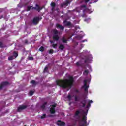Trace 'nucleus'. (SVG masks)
Wrapping results in <instances>:
<instances>
[{
  "instance_id": "9d476101",
  "label": "nucleus",
  "mask_w": 126,
  "mask_h": 126,
  "mask_svg": "<svg viewBox=\"0 0 126 126\" xmlns=\"http://www.w3.org/2000/svg\"><path fill=\"white\" fill-rule=\"evenodd\" d=\"M57 125L59 126H65V123L64 122H63L61 120H58L57 122Z\"/></svg>"
},
{
  "instance_id": "a18cd8bd",
  "label": "nucleus",
  "mask_w": 126,
  "mask_h": 126,
  "mask_svg": "<svg viewBox=\"0 0 126 126\" xmlns=\"http://www.w3.org/2000/svg\"><path fill=\"white\" fill-rule=\"evenodd\" d=\"M50 43H51V44H53V43H54V41H51Z\"/></svg>"
},
{
  "instance_id": "c9c22d12",
  "label": "nucleus",
  "mask_w": 126,
  "mask_h": 126,
  "mask_svg": "<svg viewBox=\"0 0 126 126\" xmlns=\"http://www.w3.org/2000/svg\"><path fill=\"white\" fill-rule=\"evenodd\" d=\"M45 118H46V114H44L41 116V119H45Z\"/></svg>"
},
{
  "instance_id": "393cba45",
  "label": "nucleus",
  "mask_w": 126,
  "mask_h": 126,
  "mask_svg": "<svg viewBox=\"0 0 126 126\" xmlns=\"http://www.w3.org/2000/svg\"><path fill=\"white\" fill-rule=\"evenodd\" d=\"M31 83H32V84H33V85H36V84H37V83H36V81L35 80H32L31 81Z\"/></svg>"
},
{
  "instance_id": "4468645a",
  "label": "nucleus",
  "mask_w": 126,
  "mask_h": 126,
  "mask_svg": "<svg viewBox=\"0 0 126 126\" xmlns=\"http://www.w3.org/2000/svg\"><path fill=\"white\" fill-rule=\"evenodd\" d=\"M56 27L57 28H59L61 30H63L64 29V27H63V25L60 24H56Z\"/></svg>"
},
{
  "instance_id": "c756f323",
  "label": "nucleus",
  "mask_w": 126,
  "mask_h": 126,
  "mask_svg": "<svg viewBox=\"0 0 126 126\" xmlns=\"http://www.w3.org/2000/svg\"><path fill=\"white\" fill-rule=\"evenodd\" d=\"M80 9H82V8H86V5H82L80 6Z\"/></svg>"
},
{
  "instance_id": "2eb2a0df",
  "label": "nucleus",
  "mask_w": 126,
  "mask_h": 126,
  "mask_svg": "<svg viewBox=\"0 0 126 126\" xmlns=\"http://www.w3.org/2000/svg\"><path fill=\"white\" fill-rule=\"evenodd\" d=\"M89 61H90V57L89 56H85V63H89Z\"/></svg>"
},
{
  "instance_id": "2f4dec72",
  "label": "nucleus",
  "mask_w": 126,
  "mask_h": 126,
  "mask_svg": "<svg viewBox=\"0 0 126 126\" xmlns=\"http://www.w3.org/2000/svg\"><path fill=\"white\" fill-rule=\"evenodd\" d=\"M48 67L47 66L45 67L44 69L43 72H47V71H48Z\"/></svg>"
},
{
  "instance_id": "ddd939ff",
  "label": "nucleus",
  "mask_w": 126,
  "mask_h": 126,
  "mask_svg": "<svg viewBox=\"0 0 126 126\" xmlns=\"http://www.w3.org/2000/svg\"><path fill=\"white\" fill-rule=\"evenodd\" d=\"M70 3V1L68 0H66L62 4V6H67Z\"/></svg>"
},
{
  "instance_id": "473e14b6",
  "label": "nucleus",
  "mask_w": 126,
  "mask_h": 126,
  "mask_svg": "<svg viewBox=\"0 0 126 126\" xmlns=\"http://www.w3.org/2000/svg\"><path fill=\"white\" fill-rule=\"evenodd\" d=\"M28 59L30 61H33V60H34V57H29Z\"/></svg>"
},
{
  "instance_id": "a878e982",
  "label": "nucleus",
  "mask_w": 126,
  "mask_h": 126,
  "mask_svg": "<svg viewBox=\"0 0 126 126\" xmlns=\"http://www.w3.org/2000/svg\"><path fill=\"white\" fill-rule=\"evenodd\" d=\"M29 94H30V96H33V94H34V91L31 90L29 92Z\"/></svg>"
},
{
  "instance_id": "4c0bfd02",
  "label": "nucleus",
  "mask_w": 126,
  "mask_h": 126,
  "mask_svg": "<svg viewBox=\"0 0 126 126\" xmlns=\"http://www.w3.org/2000/svg\"><path fill=\"white\" fill-rule=\"evenodd\" d=\"M24 43L26 44V45H28V40L27 39H25L24 40Z\"/></svg>"
},
{
  "instance_id": "72a5a7b5",
  "label": "nucleus",
  "mask_w": 126,
  "mask_h": 126,
  "mask_svg": "<svg viewBox=\"0 0 126 126\" xmlns=\"http://www.w3.org/2000/svg\"><path fill=\"white\" fill-rule=\"evenodd\" d=\"M57 46H58L57 44H53L52 45V47L54 48V49H56V48H57Z\"/></svg>"
},
{
  "instance_id": "cd10ccee",
  "label": "nucleus",
  "mask_w": 126,
  "mask_h": 126,
  "mask_svg": "<svg viewBox=\"0 0 126 126\" xmlns=\"http://www.w3.org/2000/svg\"><path fill=\"white\" fill-rule=\"evenodd\" d=\"M51 6L52 7H56V3H55V2H52V3H51Z\"/></svg>"
},
{
  "instance_id": "6e6552de",
  "label": "nucleus",
  "mask_w": 126,
  "mask_h": 126,
  "mask_svg": "<svg viewBox=\"0 0 126 126\" xmlns=\"http://www.w3.org/2000/svg\"><path fill=\"white\" fill-rule=\"evenodd\" d=\"M39 21H40V18L39 17H35L33 18L32 23L35 25H37L39 23Z\"/></svg>"
},
{
  "instance_id": "dca6fc26",
  "label": "nucleus",
  "mask_w": 126,
  "mask_h": 126,
  "mask_svg": "<svg viewBox=\"0 0 126 126\" xmlns=\"http://www.w3.org/2000/svg\"><path fill=\"white\" fill-rule=\"evenodd\" d=\"M93 103V101L92 100H89L88 104L86 106V108H90V107H91V103Z\"/></svg>"
},
{
  "instance_id": "7ed1b4c3",
  "label": "nucleus",
  "mask_w": 126,
  "mask_h": 126,
  "mask_svg": "<svg viewBox=\"0 0 126 126\" xmlns=\"http://www.w3.org/2000/svg\"><path fill=\"white\" fill-rule=\"evenodd\" d=\"M53 32L54 34L53 37V39H54L55 41L60 40V37H59V35H58L59 34V31H58L57 29H55L53 30Z\"/></svg>"
},
{
  "instance_id": "b1692460",
  "label": "nucleus",
  "mask_w": 126,
  "mask_h": 126,
  "mask_svg": "<svg viewBox=\"0 0 126 126\" xmlns=\"http://www.w3.org/2000/svg\"><path fill=\"white\" fill-rule=\"evenodd\" d=\"M44 50H45V48L43 46H41L40 47V48H39V50L40 52H44Z\"/></svg>"
},
{
  "instance_id": "0eeeda50",
  "label": "nucleus",
  "mask_w": 126,
  "mask_h": 126,
  "mask_svg": "<svg viewBox=\"0 0 126 126\" xmlns=\"http://www.w3.org/2000/svg\"><path fill=\"white\" fill-rule=\"evenodd\" d=\"M26 108H27V105H20L17 109V111L18 112H22V111H23V110H25V109H26Z\"/></svg>"
},
{
  "instance_id": "ea45409f",
  "label": "nucleus",
  "mask_w": 126,
  "mask_h": 126,
  "mask_svg": "<svg viewBox=\"0 0 126 126\" xmlns=\"http://www.w3.org/2000/svg\"><path fill=\"white\" fill-rule=\"evenodd\" d=\"M76 64L77 66H79V62H77L76 63Z\"/></svg>"
},
{
  "instance_id": "f8f14e48",
  "label": "nucleus",
  "mask_w": 126,
  "mask_h": 126,
  "mask_svg": "<svg viewBox=\"0 0 126 126\" xmlns=\"http://www.w3.org/2000/svg\"><path fill=\"white\" fill-rule=\"evenodd\" d=\"M87 102V100L86 99H84L82 101H80V103L82 104V107L84 108L85 107V105H86V102Z\"/></svg>"
},
{
  "instance_id": "20e7f679",
  "label": "nucleus",
  "mask_w": 126,
  "mask_h": 126,
  "mask_svg": "<svg viewBox=\"0 0 126 126\" xmlns=\"http://www.w3.org/2000/svg\"><path fill=\"white\" fill-rule=\"evenodd\" d=\"M88 87H89V86H87V81L85 80L84 81V85L82 88L84 89L85 92H86L87 93H88Z\"/></svg>"
},
{
  "instance_id": "f3484780",
  "label": "nucleus",
  "mask_w": 126,
  "mask_h": 126,
  "mask_svg": "<svg viewBox=\"0 0 126 126\" xmlns=\"http://www.w3.org/2000/svg\"><path fill=\"white\" fill-rule=\"evenodd\" d=\"M13 56H14L15 58H17L18 56V52L17 51H14L13 53Z\"/></svg>"
},
{
  "instance_id": "f257e3e1",
  "label": "nucleus",
  "mask_w": 126,
  "mask_h": 126,
  "mask_svg": "<svg viewBox=\"0 0 126 126\" xmlns=\"http://www.w3.org/2000/svg\"><path fill=\"white\" fill-rule=\"evenodd\" d=\"M68 78V79H65L57 80V85L60 86V87L63 88L64 89H66V88L70 89L73 85V82H74V78H73V77L72 76H69Z\"/></svg>"
},
{
  "instance_id": "de8ad7c7",
  "label": "nucleus",
  "mask_w": 126,
  "mask_h": 126,
  "mask_svg": "<svg viewBox=\"0 0 126 126\" xmlns=\"http://www.w3.org/2000/svg\"><path fill=\"white\" fill-rule=\"evenodd\" d=\"M24 126H27L26 125H24Z\"/></svg>"
},
{
  "instance_id": "7c9ffc66",
  "label": "nucleus",
  "mask_w": 126,
  "mask_h": 126,
  "mask_svg": "<svg viewBox=\"0 0 126 126\" xmlns=\"http://www.w3.org/2000/svg\"><path fill=\"white\" fill-rule=\"evenodd\" d=\"M31 7H32V6H28L27 7V11H30L31 9Z\"/></svg>"
},
{
  "instance_id": "39448f33",
  "label": "nucleus",
  "mask_w": 126,
  "mask_h": 126,
  "mask_svg": "<svg viewBox=\"0 0 126 126\" xmlns=\"http://www.w3.org/2000/svg\"><path fill=\"white\" fill-rule=\"evenodd\" d=\"M50 107H52L50 109L51 114H55L56 113V107H57V104L50 105Z\"/></svg>"
},
{
  "instance_id": "37998d69",
  "label": "nucleus",
  "mask_w": 126,
  "mask_h": 126,
  "mask_svg": "<svg viewBox=\"0 0 126 126\" xmlns=\"http://www.w3.org/2000/svg\"><path fill=\"white\" fill-rule=\"evenodd\" d=\"M75 92H77V93H78V92H79V91H78V90L76 89V90H75Z\"/></svg>"
},
{
  "instance_id": "a211bd4d",
  "label": "nucleus",
  "mask_w": 126,
  "mask_h": 126,
  "mask_svg": "<svg viewBox=\"0 0 126 126\" xmlns=\"http://www.w3.org/2000/svg\"><path fill=\"white\" fill-rule=\"evenodd\" d=\"M59 48L60 50H61V51H63V49H64V45L63 44H60Z\"/></svg>"
},
{
  "instance_id": "6ab92c4d",
  "label": "nucleus",
  "mask_w": 126,
  "mask_h": 126,
  "mask_svg": "<svg viewBox=\"0 0 126 126\" xmlns=\"http://www.w3.org/2000/svg\"><path fill=\"white\" fill-rule=\"evenodd\" d=\"M62 41L63 43H67V39H66L64 37L62 38Z\"/></svg>"
},
{
  "instance_id": "c03bdc74",
  "label": "nucleus",
  "mask_w": 126,
  "mask_h": 126,
  "mask_svg": "<svg viewBox=\"0 0 126 126\" xmlns=\"http://www.w3.org/2000/svg\"><path fill=\"white\" fill-rule=\"evenodd\" d=\"M3 18V16H1L0 18V19H1V18Z\"/></svg>"
},
{
  "instance_id": "423d86ee",
  "label": "nucleus",
  "mask_w": 126,
  "mask_h": 126,
  "mask_svg": "<svg viewBox=\"0 0 126 126\" xmlns=\"http://www.w3.org/2000/svg\"><path fill=\"white\" fill-rule=\"evenodd\" d=\"M8 84H9V83L7 81L2 82L0 84V89H2L3 87H5V86H7Z\"/></svg>"
},
{
  "instance_id": "412c9836",
  "label": "nucleus",
  "mask_w": 126,
  "mask_h": 126,
  "mask_svg": "<svg viewBox=\"0 0 126 126\" xmlns=\"http://www.w3.org/2000/svg\"><path fill=\"white\" fill-rule=\"evenodd\" d=\"M91 0H84L82 1H81L80 3H83V2H85V3H88V2H89Z\"/></svg>"
},
{
  "instance_id": "49530a36",
  "label": "nucleus",
  "mask_w": 126,
  "mask_h": 126,
  "mask_svg": "<svg viewBox=\"0 0 126 126\" xmlns=\"http://www.w3.org/2000/svg\"><path fill=\"white\" fill-rule=\"evenodd\" d=\"M49 117H53V115H50Z\"/></svg>"
},
{
  "instance_id": "5701e85b",
  "label": "nucleus",
  "mask_w": 126,
  "mask_h": 126,
  "mask_svg": "<svg viewBox=\"0 0 126 126\" xmlns=\"http://www.w3.org/2000/svg\"><path fill=\"white\" fill-rule=\"evenodd\" d=\"M79 114H80V111L79 110H77L75 112V116L76 117H77V116H78V115H79Z\"/></svg>"
},
{
  "instance_id": "1a4fd4ad",
  "label": "nucleus",
  "mask_w": 126,
  "mask_h": 126,
  "mask_svg": "<svg viewBox=\"0 0 126 126\" xmlns=\"http://www.w3.org/2000/svg\"><path fill=\"white\" fill-rule=\"evenodd\" d=\"M36 7H33L32 8V9H35V10H36L37 11H38V12H40V11H41V10H42V9H43V7H40V5H38V4H36L35 5Z\"/></svg>"
},
{
  "instance_id": "79ce46f5",
  "label": "nucleus",
  "mask_w": 126,
  "mask_h": 126,
  "mask_svg": "<svg viewBox=\"0 0 126 126\" xmlns=\"http://www.w3.org/2000/svg\"><path fill=\"white\" fill-rule=\"evenodd\" d=\"M86 41H87V40L85 39V40H82V41H81V43H84V42H86Z\"/></svg>"
},
{
  "instance_id": "a19ab883",
  "label": "nucleus",
  "mask_w": 126,
  "mask_h": 126,
  "mask_svg": "<svg viewBox=\"0 0 126 126\" xmlns=\"http://www.w3.org/2000/svg\"><path fill=\"white\" fill-rule=\"evenodd\" d=\"M52 9H51V10H52V11H54V10H55V8L56 7H52Z\"/></svg>"
},
{
  "instance_id": "e433bc0d",
  "label": "nucleus",
  "mask_w": 126,
  "mask_h": 126,
  "mask_svg": "<svg viewBox=\"0 0 126 126\" xmlns=\"http://www.w3.org/2000/svg\"><path fill=\"white\" fill-rule=\"evenodd\" d=\"M50 54H53L54 53V50L53 49H50L49 51Z\"/></svg>"
},
{
  "instance_id": "bb28decb",
  "label": "nucleus",
  "mask_w": 126,
  "mask_h": 126,
  "mask_svg": "<svg viewBox=\"0 0 126 126\" xmlns=\"http://www.w3.org/2000/svg\"><path fill=\"white\" fill-rule=\"evenodd\" d=\"M67 99L69 100V101H71V95L70 94H69L67 96Z\"/></svg>"
},
{
  "instance_id": "58836bf2",
  "label": "nucleus",
  "mask_w": 126,
  "mask_h": 126,
  "mask_svg": "<svg viewBox=\"0 0 126 126\" xmlns=\"http://www.w3.org/2000/svg\"><path fill=\"white\" fill-rule=\"evenodd\" d=\"M75 102H77L78 101H79V100H78V97H77V96H75Z\"/></svg>"
},
{
  "instance_id": "4be33fe9",
  "label": "nucleus",
  "mask_w": 126,
  "mask_h": 126,
  "mask_svg": "<svg viewBox=\"0 0 126 126\" xmlns=\"http://www.w3.org/2000/svg\"><path fill=\"white\" fill-rule=\"evenodd\" d=\"M88 73H89V71L88 70H85L83 73L84 75H88Z\"/></svg>"
},
{
  "instance_id": "c85d7f7f",
  "label": "nucleus",
  "mask_w": 126,
  "mask_h": 126,
  "mask_svg": "<svg viewBox=\"0 0 126 126\" xmlns=\"http://www.w3.org/2000/svg\"><path fill=\"white\" fill-rule=\"evenodd\" d=\"M13 59H14L13 56H10V57H8V60H9V61H12V60H13Z\"/></svg>"
},
{
  "instance_id": "f03ea898",
  "label": "nucleus",
  "mask_w": 126,
  "mask_h": 126,
  "mask_svg": "<svg viewBox=\"0 0 126 126\" xmlns=\"http://www.w3.org/2000/svg\"><path fill=\"white\" fill-rule=\"evenodd\" d=\"M87 113H88V110L87 111H83V113L84 115L82 117L81 120V123H80V126H86L87 125Z\"/></svg>"
},
{
  "instance_id": "f704fd0d",
  "label": "nucleus",
  "mask_w": 126,
  "mask_h": 126,
  "mask_svg": "<svg viewBox=\"0 0 126 126\" xmlns=\"http://www.w3.org/2000/svg\"><path fill=\"white\" fill-rule=\"evenodd\" d=\"M0 48H3V43H2V42H0Z\"/></svg>"
},
{
  "instance_id": "9b49d317",
  "label": "nucleus",
  "mask_w": 126,
  "mask_h": 126,
  "mask_svg": "<svg viewBox=\"0 0 126 126\" xmlns=\"http://www.w3.org/2000/svg\"><path fill=\"white\" fill-rule=\"evenodd\" d=\"M63 23L65 26H67V27L70 26L71 27H72V24H71V22L69 21H67L66 20L63 21Z\"/></svg>"
},
{
  "instance_id": "aec40b11",
  "label": "nucleus",
  "mask_w": 126,
  "mask_h": 126,
  "mask_svg": "<svg viewBox=\"0 0 126 126\" xmlns=\"http://www.w3.org/2000/svg\"><path fill=\"white\" fill-rule=\"evenodd\" d=\"M47 104H48L47 102H44V103L41 106V109H45V108H46V105H47Z\"/></svg>"
}]
</instances>
